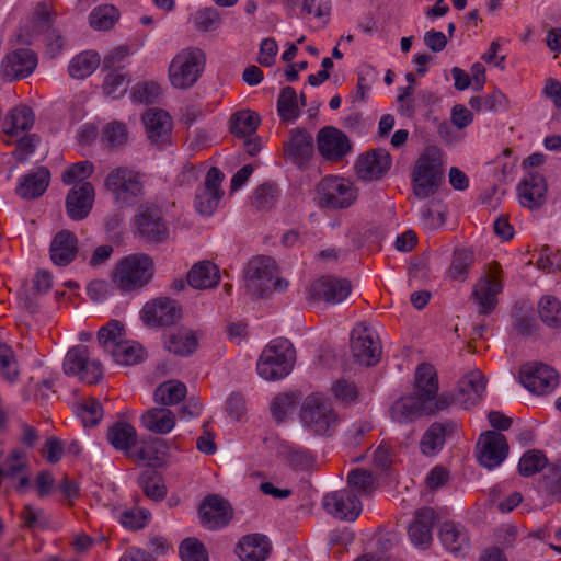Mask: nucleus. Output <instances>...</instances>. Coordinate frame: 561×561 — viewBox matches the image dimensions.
<instances>
[{
	"mask_svg": "<svg viewBox=\"0 0 561 561\" xmlns=\"http://www.w3.org/2000/svg\"><path fill=\"white\" fill-rule=\"evenodd\" d=\"M439 382L435 367L420 364L414 374L413 393L399 398L390 409L392 420L408 423L424 415H433L451 403V398L438 393Z\"/></svg>",
	"mask_w": 561,
	"mask_h": 561,
	"instance_id": "nucleus-1",
	"label": "nucleus"
},
{
	"mask_svg": "<svg viewBox=\"0 0 561 561\" xmlns=\"http://www.w3.org/2000/svg\"><path fill=\"white\" fill-rule=\"evenodd\" d=\"M443 181V151L436 146H427L411 170L412 192L417 198L425 199L438 192Z\"/></svg>",
	"mask_w": 561,
	"mask_h": 561,
	"instance_id": "nucleus-2",
	"label": "nucleus"
},
{
	"mask_svg": "<svg viewBox=\"0 0 561 561\" xmlns=\"http://www.w3.org/2000/svg\"><path fill=\"white\" fill-rule=\"evenodd\" d=\"M299 416L306 431L324 437L332 436L342 420L331 400L322 393L307 396L301 404Z\"/></svg>",
	"mask_w": 561,
	"mask_h": 561,
	"instance_id": "nucleus-3",
	"label": "nucleus"
},
{
	"mask_svg": "<svg viewBox=\"0 0 561 561\" xmlns=\"http://www.w3.org/2000/svg\"><path fill=\"white\" fill-rule=\"evenodd\" d=\"M296 352L287 339H275L262 351L257 364V374L265 380L285 378L294 368Z\"/></svg>",
	"mask_w": 561,
	"mask_h": 561,
	"instance_id": "nucleus-4",
	"label": "nucleus"
},
{
	"mask_svg": "<svg viewBox=\"0 0 561 561\" xmlns=\"http://www.w3.org/2000/svg\"><path fill=\"white\" fill-rule=\"evenodd\" d=\"M153 276V262L142 253L121 259L112 273V282L122 291H133L147 285Z\"/></svg>",
	"mask_w": 561,
	"mask_h": 561,
	"instance_id": "nucleus-5",
	"label": "nucleus"
},
{
	"mask_svg": "<svg viewBox=\"0 0 561 561\" xmlns=\"http://www.w3.org/2000/svg\"><path fill=\"white\" fill-rule=\"evenodd\" d=\"M104 188L119 206L134 205L144 195L142 174L128 167L113 168L104 179Z\"/></svg>",
	"mask_w": 561,
	"mask_h": 561,
	"instance_id": "nucleus-6",
	"label": "nucleus"
},
{
	"mask_svg": "<svg viewBox=\"0 0 561 561\" xmlns=\"http://www.w3.org/2000/svg\"><path fill=\"white\" fill-rule=\"evenodd\" d=\"M206 62L205 54L197 47L181 49L171 60L169 80L175 89H188L199 79Z\"/></svg>",
	"mask_w": 561,
	"mask_h": 561,
	"instance_id": "nucleus-7",
	"label": "nucleus"
},
{
	"mask_svg": "<svg viewBox=\"0 0 561 561\" xmlns=\"http://www.w3.org/2000/svg\"><path fill=\"white\" fill-rule=\"evenodd\" d=\"M503 290V268L499 262L492 261L485 273L473 286L471 299L481 314H490L496 308L499 295Z\"/></svg>",
	"mask_w": 561,
	"mask_h": 561,
	"instance_id": "nucleus-8",
	"label": "nucleus"
},
{
	"mask_svg": "<svg viewBox=\"0 0 561 561\" xmlns=\"http://www.w3.org/2000/svg\"><path fill=\"white\" fill-rule=\"evenodd\" d=\"M319 204L330 209L348 208L357 198V188L348 179L327 175L317 185Z\"/></svg>",
	"mask_w": 561,
	"mask_h": 561,
	"instance_id": "nucleus-9",
	"label": "nucleus"
},
{
	"mask_svg": "<svg viewBox=\"0 0 561 561\" xmlns=\"http://www.w3.org/2000/svg\"><path fill=\"white\" fill-rule=\"evenodd\" d=\"M64 371L78 376L82 381L93 385L101 380L103 368L99 360L90 359L88 347L77 345L70 348L64 360Z\"/></svg>",
	"mask_w": 561,
	"mask_h": 561,
	"instance_id": "nucleus-10",
	"label": "nucleus"
},
{
	"mask_svg": "<svg viewBox=\"0 0 561 561\" xmlns=\"http://www.w3.org/2000/svg\"><path fill=\"white\" fill-rule=\"evenodd\" d=\"M352 291L346 278L322 276L314 279L307 289V299L311 302L336 305L344 301Z\"/></svg>",
	"mask_w": 561,
	"mask_h": 561,
	"instance_id": "nucleus-11",
	"label": "nucleus"
},
{
	"mask_svg": "<svg viewBox=\"0 0 561 561\" xmlns=\"http://www.w3.org/2000/svg\"><path fill=\"white\" fill-rule=\"evenodd\" d=\"M522 385L531 393L545 396L551 393L559 385V375L542 363H527L520 367Z\"/></svg>",
	"mask_w": 561,
	"mask_h": 561,
	"instance_id": "nucleus-12",
	"label": "nucleus"
},
{
	"mask_svg": "<svg viewBox=\"0 0 561 561\" xmlns=\"http://www.w3.org/2000/svg\"><path fill=\"white\" fill-rule=\"evenodd\" d=\"M37 66V55L28 48H18L8 53L0 64V77L15 81L31 76Z\"/></svg>",
	"mask_w": 561,
	"mask_h": 561,
	"instance_id": "nucleus-13",
	"label": "nucleus"
},
{
	"mask_svg": "<svg viewBox=\"0 0 561 561\" xmlns=\"http://www.w3.org/2000/svg\"><path fill=\"white\" fill-rule=\"evenodd\" d=\"M351 350L358 363L371 366L379 362L381 345L376 333L363 325H356L351 335Z\"/></svg>",
	"mask_w": 561,
	"mask_h": 561,
	"instance_id": "nucleus-14",
	"label": "nucleus"
},
{
	"mask_svg": "<svg viewBox=\"0 0 561 561\" xmlns=\"http://www.w3.org/2000/svg\"><path fill=\"white\" fill-rule=\"evenodd\" d=\"M478 449L479 462L488 469H493L499 467L507 457L508 444L503 434L486 431L479 437Z\"/></svg>",
	"mask_w": 561,
	"mask_h": 561,
	"instance_id": "nucleus-15",
	"label": "nucleus"
},
{
	"mask_svg": "<svg viewBox=\"0 0 561 561\" xmlns=\"http://www.w3.org/2000/svg\"><path fill=\"white\" fill-rule=\"evenodd\" d=\"M324 510L335 518L355 520L362 512V502L352 490L343 489L324 495Z\"/></svg>",
	"mask_w": 561,
	"mask_h": 561,
	"instance_id": "nucleus-16",
	"label": "nucleus"
},
{
	"mask_svg": "<svg viewBox=\"0 0 561 561\" xmlns=\"http://www.w3.org/2000/svg\"><path fill=\"white\" fill-rule=\"evenodd\" d=\"M224 173L216 167H211L206 174L204 186L195 197L196 210L205 216L211 215L218 207L224 196L221 183Z\"/></svg>",
	"mask_w": 561,
	"mask_h": 561,
	"instance_id": "nucleus-17",
	"label": "nucleus"
},
{
	"mask_svg": "<svg viewBox=\"0 0 561 561\" xmlns=\"http://www.w3.org/2000/svg\"><path fill=\"white\" fill-rule=\"evenodd\" d=\"M317 145L320 154L330 162L341 161L352 149L346 134L332 126L319 130Z\"/></svg>",
	"mask_w": 561,
	"mask_h": 561,
	"instance_id": "nucleus-18",
	"label": "nucleus"
},
{
	"mask_svg": "<svg viewBox=\"0 0 561 561\" xmlns=\"http://www.w3.org/2000/svg\"><path fill=\"white\" fill-rule=\"evenodd\" d=\"M148 139L158 146L171 142L173 121L170 114L160 108H148L142 115Z\"/></svg>",
	"mask_w": 561,
	"mask_h": 561,
	"instance_id": "nucleus-19",
	"label": "nucleus"
},
{
	"mask_svg": "<svg viewBox=\"0 0 561 561\" xmlns=\"http://www.w3.org/2000/svg\"><path fill=\"white\" fill-rule=\"evenodd\" d=\"M138 232L149 241L159 242L168 237V228L161 209L156 205H142L136 216Z\"/></svg>",
	"mask_w": 561,
	"mask_h": 561,
	"instance_id": "nucleus-20",
	"label": "nucleus"
},
{
	"mask_svg": "<svg viewBox=\"0 0 561 561\" xmlns=\"http://www.w3.org/2000/svg\"><path fill=\"white\" fill-rule=\"evenodd\" d=\"M391 156L382 149L360 154L355 162V171L359 179L374 181L381 179L391 168Z\"/></svg>",
	"mask_w": 561,
	"mask_h": 561,
	"instance_id": "nucleus-21",
	"label": "nucleus"
},
{
	"mask_svg": "<svg viewBox=\"0 0 561 561\" xmlns=\"http://www.w3.org/2000/svg\"><path fill=\"white\" fill-rule=\"evenodd\" d=\"M35 123V114L31 107L19 104L11 108L2 121L4 142L10 145L15 137L30 133Z\"/></svg>",
	"mask_w": 561,
	"mask_h": 561,
	"instance_id": "nucleus-22",
	"label": "nucleus"
},
{
	"mask_svg": "<svg viewBox=\"0 0 561 561\" xmlns=\"http://www.w3.org/2000/svg\"><path fill=\"white\" fill-rule=\"evenodd\" d=\"M547 183L537 171H529L517 185L518 201L523 207H540L546 199Z\"/></svg>",
	"mask_w": 561,
	"mask_h": 561,
	"instance_id": "nucleus-23",
	"label": "nucleus"
},
{
	"mask_svg": "<svg viewBox=\"0 0 561 561\" xmlns=\"http://www.w3.org/2000/svg\"><path fill=\"white\" fill-rule=\"evenodd\" d=\"M180 308L169 298H158L147 302L142 310V319L154 327L173 324L180 318Z\"/></svg>",
	"mask_w": 561,
	"mask_h": 561,
	"instance_id": "nucleus-24",
	"label": "nucleus"
},
{
	"mask_svg": "<svg viewBox=\"0 0 561 561\" xmlns=\"http://www.w3.org/2000/svg\"><path fill=\"white\" fill-rule=\"evenodd\" d=\"M438 539L443 547L456 557L465 556L470 549L468 530L460 523L444 522L438 529Z\"/></svg>",
	"mask_w": 561,
	"mask_h": 561,
	"instance_id": "nucleus-25",
	"label": "nucleus"
},
{
	"mask_svg": "<svg viewBox=\"0 0 561 561\" xmlns=\"http://www.w3.org/2000/svg\"><path fill=\"white\" fill-rule=\"evenodd\" d=\"M94 202V187L90 182L71 188L66 197V213L72 220H82L91 211Z\"/></svg>",
	"mask_w": 561,
	"mask_h": 561,
	"instance_id": "nucleus-26",
	"label": "nucleus"
},
{
	"mask_svg": "<svg viewBox=\"0 0 561 561\" xmlns=\"http://www.w3.org/2000/svg\"><path fill=\"white\" fill-rule=\"evenodd\" d=\"M202 524L209 529H217L226 526L232 517L230 505L222 499L207 496L199 508Z\"/></svg>",
	"mask_w": 561,
	"mask_h": 561,
	"instance_id": "nucleus-27",
	"label": "nucleus"
},
{
	"mask_svg": "<svg viewBox=\"0 0 561 561\" xmlns=\"http://www.w3.org/2000/svg\"><path fill=\"white\" fill-rule=\"evenodd\" d=\"M436 520V512L431 507H423L415 513L414 520L408 530L410 540L415 547L426 549L431 546L432 528Z\"/></svg>",
	"mask_w": 561,
	"mask_h": 561,
	"instance_id": "nucleus-28",
	"label": "nucleus"
},
{
	"mask_svg": "<svg viewBox=\"0 0 561 561\" xmlns=\"http://www.w3.org/2000/svg\"><path fill=\"white\" fill-rule=\"evenodd\" d=\"M78 253V238L67 230L57 232L49 247L50 260L55 265L66 266L70 264Z\"/></svg>",
	"mask_w": 561,
	"mask_h": 561,
	"instance_id": "nucleus-29",
	"label": "nucleus"
},
{
	"mask_svg": "<svg viewBox=\"0 0 561 561\" xmlns=\"http://www.w3.org/2000/svg\"><path fill=\"white\" fill-rule=\"evenodd\" d=\"M485 387L484 375L480 370H472L459 380L457 400L465 409H470L481 401Z\"/></svg>",
	"mask_w": 561,
	"mask_h": 561,
	"instance_id": "nucleus-30",
	"label": "nucleus"
},
{
	"mask_svg": "<svg viewBox=\"0 0 561 561\" xmlns=\"http://www.w3.org/2000/svg\"><path fill=\"white\" fill-rule=\"evenodd\" d=\"M50 183V172L39 167L19 179L15 193L23 199H34L42 196Z\"/></svg>",
	"mask_w": 561,
	"mask_h": 561,
	"instance_id": "nucleus-31",
	"label": "nucleus"
},
{
	"mask_svg": "<svg viewBox=\"0 0 561 561\" xmlns=\"http://www.w3.org/2000/svg\"><path fill=\"white\" fill-rule=\"evenodd\" d=\"M271 551L272 543L263 534L243 536L236 548V552L242 561H265Z\"/></svg>",
	"mask_w": 561,
	"mask_h": 561,
	"instance_id": "nucleus-32",
	"label": "nucleus"
},
{
	"mask_svg": "<svg viewBox=\"0 0 561 561\" xmlns=\"http://www.w3.org/2000/svg\"><path fill=\"white\" fill-rule=\"evenodd\" d=\"M140 423L151 433L165 435L175 427L176 416L173 411L164 407L151 408L142 413Z\"/></svg>",
	"mask_w": 561,
	"mask_h": 561,
	"instance_id": "nucleus-33",
	"label": "nucleus"
},
{
	"mask_svg": "<svg viewBox=\"0 0 561 561\" xmlns=\"http://www.w3.org/2000/svg\"><path fill=\"white\" fill-rule=\"evenodd\" d=\"M277 268L274 260L266 256H259L252 259L245 270V278L250 284L259 283V286L268 288L270 285H275Z\"/></svg>",
	"mask_w": 561,
	"mask_h": 561,
	"instance_id": "nucleus-34",
	"label": "nucleus"
},
{
	"mask_svg": "<svg viewBox=\"0 0 561 561\" xmlns=\"http://www.w3.org/2000/svg\"><path fill=\"white\" fill-rule=\"evenodd\" d=\"M229 131L238 139H245L255 135L261 125V116L249 108L237 111L229 118Z\"/></svg>",
	"mask_w": 561,
	"mask_h": 561,
	"instance_id": "nucleus-35",
	"label": "nucleus"
},
{
	"mask_svg": "<svg viewBox=\"0 0 561 561\" xmlns=\"http://www.w3.org/2000/svg\"><path fill=\"white\" fill-rule=\"evenodd\" d=\"M164 345L167 350L179 356H188L198 346V336L187 328H179L165 335Z\"/></svg>",
	"mask_w": 561,
	"mask_h": 561,
	"instance_id": "nucleus-36",
	"label": "nucleus"
},
{
	"mask_svg": "<svg viewBox=\"0 0 561 561\" xmlns=\"http://www.w3.org/2000/svg\"><path fill=\"white\" fill-rule=\"evenodd\" d=\"M108 443L117 450L128 453L137 443L138 435L134 425L118 421L111 425L106 434Z\"/></svg>",
	"mask_w": 561,
	"mask_h": 561,
	"instance_id": "nucleus-37",
	"label": "nucleus"
},
{
	"mask_svg": "<svg viewBox=\"0 0 561 561\" xmlns=\"http://www.w3.org/2000/svg\"><path fill=\"white\" fill-rule=\"evenodd\" d=\"M456 427V424L453 422L445 424L433 423L421 439L420 447L422 453L427 456L438 453L445 443V436L453 433Z\"/></svg>",
	"mask_w": 561,
	"mask_h": 561,
	"instance_id": "nucleus-38",
	"label": "nucleus"
},
{
	"mask_svg": "<svg viewBox=\"0 0 561 561\" xmlns=\"http://www.w3.org/2000/svg\"><path fill=\"white\" fill-rule=\"evenodd\" d=\"M219 279L218 266L209 261L195 264L187 274L188 284L197 289L214 287Z\"/></svg>",
	"mask_w": 561,
	"mask_h": 561,
	"instance_id": "nucleus-39",
	"label": "nucleus"
},
{
	"mask_svg": "<svg viewBox=\"0 0 561 561\" xmlns=\"http://www.w3.org/2000/svg\"><path fill=\"white\" fill-rule=\"evenodd\" d=\"M100 55L94 50H84L76 55L68 65V73L73 79H85L100 66Z\"/></svg>",
	"mask_w": 561,
	"mask_h": 561,
	"instance_id": "nucleus-40",
	"label": "nucleus"
},
{
	"mask_svg": "<svg viewBox=\"0 0 561 561\" xmlns=\"http://www.w3.org/2000/svg\"><path fill=\"white\" fill-rule=\"evenodd\" d=\"M187 393L186 386L178 380H169L161 383L153 393L154 402L163 407L175 405L181 402Z\"/></svg>",
	"mask_w": 561,
	"mask_h": 561,
	"instance_id": "nucleus-41",
	"label": "nucleus"
},
{
	"mask_svg": "<svg viewBox=\"0 0 561 561\" xmlns=\"http://www.w3.org/2000/svg\"><path fill=\"white\" fill-rule=\"evenodd\" d=\"M28 467V459L24 451L13 449L9 454H0V476L14 478L23 473Z\"/></svg>",
	"mask_w": 561,
	"mask_h": 561,
	"instance_id": "nucleus-42",
	"label": "nucleus"
},
{
	"mask_svg": "<svg viewBox=\"0 0 561 561\" xmlns=\"http://www.w3.org/2000/svg\"><path fill=\"white\" fill-rule=\"evenodd\" d=\"M126 333L123 323L118 320H111L101 327L98 332V342L100 346L111 353L114 347L125 340Z\"/></svg>",
	"mask_w": 561,
	"mask_h": 561,
	"instance_id": "nucleus-43",
	"label": "nucleus"
},
{
	"mask_svg": "<svg viewBox=\"0 0 561 561\" xmlns=\"http://www.w3.org/2000/svg\"><path fill=\"white\" fill-rule=\"evenodd\" d=\"M473 261L474 256L472 251L467 249L455 250L451 264L447 271L448 277L458 282L466 280Z\"/></svg>",
	"mask_w": 561,
	"mask_h": 561,
	"instance_id": "nucleus-44",
	"label": "nucleus"
},
{
	"mask_svg": "<svg viewBox=\"0 0 561 561\" xmlns=\"http://www.w3.org/2000/svg\"><path fill=\"white\" fill-rule=\"evenodd\" d=\"M277 112L279 117L285 122H291L298 118L300 108L297 93L293 87H285L280 90L277 100Z\"/></svg>",
	"mask_w": 561,
	"mask_h": 561,
	"instance_id": "nucleus-45",
	"label": "nucleus"
},
{
	"mask_svg": "<svg viewBox=\"0 0 561 561\" xmlns=\"http://www.w3.org/2000/svg\"><path fill=\"white\" fill-rule=\"evenodd\" d=\"M57 16L55 8L46 2H39L34 10L32 24L33 33L46 35L55 31L51 26Z\"/></svg>",
	"mask_w": 561,
	"mask_h": 561,
	"instance_id": "nucleus-46",
	"label": "nucleus"
},
{
	"mask_svg": "<svg viewBox=\"0 0 561 561\" xmlns=\"http://www.w3.org/2000/svg\"><path fill=\"white\" fill-rule=\"evenodd\" d=\"M113 359L124 366L136 365L144 359V348L131 341L126 339L111 352Z\"/></svg>",
	"mask_w": 561,
	"mask_h": 561,
	"instance_id": "nucleus-47",
	"label": "nucleus"
},
{
	"mask_svg": "<svg viewBox=\"0 0 561 561\" xmlns=\"http://www.w3.org/2000/svg\"><path fill=\"white\" fill-rule=\"evenodd\" d=\"M377 486L374 476L363 469H353L347 476V490L357 496L371 494Z\"/></svg>",
	"mask_w": 561,
	"mask_h": 561,
	"instance_id": "nucleus-48",
	"label": "nucleus"
},
{
	"mask_svg": "<svg viewBox=\"0 0 561 561\" xmlns=\"http://www.w3.org/2000/svg\"><path fill=\"white\" fill-rule=\"evenodd\" d=\"M139 485L144 493L154 501L162 500L167 494V489L162 477L153 469L145 470L139 477Z\"/></svg>",
	"mask_w": 561,
	"mask_h": 561,
	"instance_id": "nucleus-49",
	"label": "nucleus"
},
{
	"mask_svg": "<svg viewBox=\"0 0 561 561\" xmlns=\"http://www.w3.org/2000/svg\"><path fill=\"white\" fill-rule=\"evenodd\" d=\"M0 375L9 383H15L20 377V367L14 351L0 343Z\"/></svg>",
	"mask_w": 561,
	"mask_h": 561,
	"instance_id": "nucleus-50",
	"label": "nucleus"
},
{
	"mask_svg": "<svg viewBox=\"0 0 561 561\" xmlns=\"http://www.w3.org/2000/svg\"><path fill=\"white\" fill-rule=\"evenodd\" d=\"M541 321L551 328L561 325V301L554 296H545L538 302Z\"/></svg>",
	"mask_w": 561,
	"mask_h": 561,
	"instance_id": "nucleus-51",
	"label": "nucleus"
},
{
	"mask_svg": "<svg viewBox=\"0 0 561 561\" xmlns=\"http://www.w3.org/2000/svg\"><path fill=\"white\" fill-rule=\"evenodd\" d=\"M508 100L500 90H494L484 96H472L469 105L478 112H496L507 106Z\"/></svg>",
	"mask_w": 561,
	"mask_h": 561,
	"instance_id": "nucleus-52",
	"label": "nucleus"
},
{
	"mask_svg": "<svg viewBox=\"0 0 561 561\" xmlns=\"http://www.w3.org/2000/svg\"><path fill=\"white\" fill-rule=\"evenodd\" d=\"M118 18V10L114 5L104 4L92 10L89 21L94 30L106 31L113 27Z\"/></svg>",
	"mask_w": 561,
	"mask_h": 561,
	"instance_id": "nucleus-53",
	"label": "nucleus"
},
{
	"mask_svg": "<svg viewBox=\"0 0 561 561\" xmlns=\"http://www.w3.org/2000/svg\"><path fill=\"white\" fill-rule=\"evenodd\" d=\"M286 152L295 160H302L312 152L311 136L302 130H296L286 145Z\"/></svg>",
	"mask_w": 561,
	"mask_h": 561,
	"instance_id": "nucleus-54",
	"label": "nucleus"
},
{
	"mask_svg": "<svg viewBox=\"0 0 561 561\" xmlns=\"http://www.w3.org/2000/svg\"><path fill=\"white\" fill-rule=\"evenodd\" d=\"M547 458L540 450L526 451L518 463V471L524 477H530L541 471L547 466Z\"/></svg>",
	"mask_w": 561,
	"mask_h": 561,
	"instance_id": "nucleus-55",
	"label": "nucleus"
},
{
	"mask_svg": "<svg viewBox=\"0 0 561 561\" xmlns=\"http://www.w3.org/2000/svg\"><path fill=\"white\" fill-rule=\"evenodd\" d=\"M77 413L84 426H94L101 421L103 409L99 401L88 398L78 405Z\"/></svg>",
	"mask_w": 561,
	"mask_h": 561,
	"instance_id": "nucleus-56",
	"label": "nucleus"
},
{
	"mask_svg": "<svg viewBox=\"0 0 561 561\" xmlns=\"http://www.w3.org/2000/svg\"><path fill=\"white\" fill-rule=\"evenodd\" d=\"M94 171V167L90 161H80L71 164L62 173V182L66 185H71L79 182H84Z\"/></svg>",
	"mask_w": 561,
	"mask_h": 561,
	"instance_id": "nucleus-57",
	"label": "nucleus"
},
{
	"mask_svg": "<svg viewBox=\"0 0 561 561\" xmlns=\"http://www.w3.org/2000/svg\"><path fill=\"white\" fill-rule=\"evenodd\" d=\"M182 561H208V553L202 542L195 538H187L180 546Z\"/></svg>",
	"mask_w": 561,
	"mask_h": 561,
	"instance_id": "nucleus-58",
	"label": "nucleus"
},
{
	"mask_svg": "<svg viewBox=\"0 0 561 561\" xmlns=\"http://www.w3.org/2000/svg\"><path fill=\"white\" fill-rule=\"evenodd\" d=\"M161 94V87L153 81L140 82L133 88L131 99L137 103H153Z\"/></svg>",
	"mask_w": 561,
	"mask_h": 561,
	"instance_id": "nucleus-59",
	"label": "nucleus"
},
{
	"mask_svg": "<svg viewBox=\"0 0 561 561\" xmlns=\"http://www.w3.org/2000/svg\"><path fill=\"white\" fill-rule=\"evenodd\" d=\"M297 397L294 393H279L271 403L272 416L282 422L286 415L294 410Z\"/></svg>",
	"mask_w": 561,
	"mask_h": 561,
	"instance_id": "nucleus-60",
	"label": "nucleus"
},
{
	"mask_svg": "<svg viewBox=\"0 0 561 561\" xmlns=\"http://www.w3.org/2000/svg\"><path fill=\"white\" fill-rule=\"evenodd\" d=\"M150 519V512L141 507H134L125 511L121 515V523L129 529L144 528Z\"/></svg>",
	"mask_w": 561,
	"mask_h": 561,
	"instance_id": "nucleus-61",
	"label": "nucleus"
},
{
	"mask_svg": "<svg viewBox=\"0 0 561 561\" xmlns=\"http://www.w3.org/2000/svg\"><path fill=\"white\" fill-rule=\"evenodd\" d=\"M165 447V442L160 438H152L144 442L142 446L135 453L137 461L156 462L160 460V449Z\"/></svg>",
	"mask_w": 561,
	"mask_h": 561,
	"instance_id": "nucleus-62",
	"label": "nucleus"
},
{
	"mask_svg": "<svg viewBox=\"0 0 561 561\" xmlns=\"http://www.w3.org/2000/svg\"><path fill=\"white\" fill-rule=\"evenodd\" d=\"M105 141L112 147H119L128 139L126 125L119 122L108 124L103 131Z\"/></svg>",
	"mask_w": 561,
	"mask_h": 561,
	"instance_id": "nucleus-63",
	"label": "nucleus"
},
{
	"mask_svg": "<svg viewBox=\"0 0 561 561\" xmlns=\"http://www.w3.org/2000/svg\"><path fill=\"white\" fill-rule=\"evenodd\" d=\"M542 489L556 500H561V466L551 469L542 480Z\"/></svg>",
	"mask_w": 561,
	"mask_h": 561,
	"instance_id": "nucleus-64",
	"label": "nucleus"
}]
</instances>
